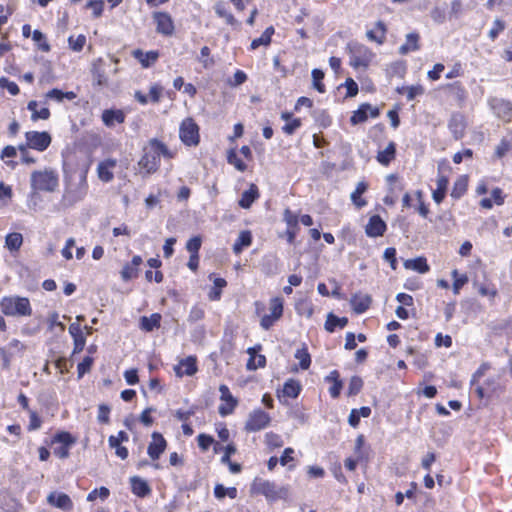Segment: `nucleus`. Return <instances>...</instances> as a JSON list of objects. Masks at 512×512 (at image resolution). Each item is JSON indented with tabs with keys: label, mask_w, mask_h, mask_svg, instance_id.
Masks as SVG:
<instances>
[{
	"label": "nucleus",
	"mask_w": 512,
	"mask_h": 512,
	"mask_svg": "<svg viewBox=\"0 0 512 512\" xmlns=\"http://www.w3.org/2000/svg\"><path fill=\"white\" fill-rule=\"evenodd\" d=\"M94 364V358L85 356L83 360L77 365V376L81 379L86 373L90 372Z\"/></svg>",
	"instance_id": "49530a36"
},
{
	"label": "nucleus",
	"mask_w": 512,
	"mask_h": 512,
	"mask_svg": "<svg viewBox=\"0 0 512 512\" xmlns=\"http://www.w3.org/2000/svg\"><path fill=\"white\" fill-rule=\"evenodd\" d=\"M167 440L160 432H153L151 434V441L147 447V454L152 461H158L160 456L165 452L167 448Z\"/></svg>",
	"instance_id": "9d476101"
},
{
	"label": "nucleus",
	"mask_w": 512,
	"mask_h": 512,
	"mask_svg": "<svg viewBox=\"0 0 512 512\" xmlns=\"http://www.w3.org/2000/svg\"><path fill=\"white\" fill-rule=\"evenodd\" d=\"M59 186V176L54 169L35 170L31 174V187L34 190L54 192Z\"/></svg>",
	"instance_id": "7ed1b4c3"
},
{
	"label": "nucleus",
	"mask_w": 512,
	"mask_h": 512,
	"mask_svg": "<svg viewBox=\"0 0 512 512\" xmlns=\"http://www.w3.org/2000/svg\"><path fill=\"white\" fill-rule=\"evenodd\" d=\"M27 109L31 112V120L34 122L38 120H48L51 116V112L47 107L38 109V102L36 100L29 101Z\"/></svg>",
	"instance_id": "bb28decb"
},
{
	"label": "nucleus",
	"mask_w": 512,
	"mask_h": 512,
	"mask_svg": "<svg viewBox=\"0 0 512 512\" xmlns=\"http://www.w3.org/2000/svg\"><path fill=\"white\" fill-rule=\"evenodd\" d=\"M179 138L188 147H196L200 143V128L192 117H186L180 123Z\"/></svg>",
	"instance_id": "423d86ee"
},
{
	"label": "nucleus",
	"mask_w": 512,
	"mask_h": 512,
	"mask_svg": "<svg viewBox=\"0 0 512 512\" xmlns=\"http://www.w3.org/2000/svg\"><path fill=\"white\" fill-rule=\"evenodd\" d=\"M450 130L452 131L455 139H461L465 132V121L462 116L456 115L451 119Z\"/></svg>",
	"instance_id": "2f4dec72"
},
{
	"label": "nucleus",
	"mask_w": 512,
	"mask_h": 512,
	"mask_svg": "<svg viewBox=\"0 0 512 512\" xmlns=\"http://www.w3.org/2000/svg\"><path fill=\"white\" fill-rule=\"evenodd\" d=\"M492 108L499 118L506 122L511 120L512 104L510 102L505 100H493Z\"/></svg>",
	"instance_id": "393cba45"
},
{
	"label": "nucleus",
	"mask_w": 512,
	"mask_h": 512,
	"mask_svg": "<svg viewBox=\"0 0 512 512\" xmlns=\"http://www.w3.org/2000/svg\"><path fill=\"white\" fill-rule=\"evenodd\" d=\"M251 241H252V236H251L250 231H242L239 234L238 239L236 240V242L233 245L234 252L236 254H239L244 247L250 246Z\"/></svg>",
	"instance_id": "58836bf2"
},
{
	"label": "nucleus",
	"mask_w": 512,
	"mask_h": 512,
	"mask_svg": "<svg viewBox=\"0 0 512 512\" xmlns=\"http://www.w3.org/2000/svg\"><path fill=\"white\" fill-rule=\"evenodd\" d=\"M145 279L147 282H155V283H161L164 280V275L162 271L160 270H146L145 272Z\"/></svg>",
	"instance_id": "774afa93"
},
{
	"label": "nucleus",
	"mask_w": 512,
	"mask_h": 512,
	"mask_svg": "<svg viewBox=\"0 0 512 512\" xmlns=\"http://www.w3.org/2000/svg\"><path fill=\"white\" fill-rule=\"evenodd\" d=\"M202 245V239L200 236H193L186 243V249L189 253L199 254V250Z\"/></svg>",
	"instance_id": "052dcab7"
},
{
	"label": "nucleus",
	"mask_w": 512,
	"mask_h": 512,
	"mask_svg": "<svg viewBox=\"0 0 512 512\" xmlns=\"http://www.w3.org/2000/svg\"><path fill=\"white\" fill-rule=\"evenodd\" d=\"M347 323V318H339L333 314H329L327 317V321L325 323V328L327 331L332 332L336 326L343 328L346 326Z\"/></svg>",
	"instance_id": "de8ad7c7"
},
{
	"label": "nucleus",
	"mask_w": 512,
	"mask_h": 512,
	"mask_svg": "<svg viewBox=\"0 0 512 512\" xmlns=\"http://www.w3.org/2000/svg\"><path fill=\"white\" fill-rule=\"evenodd\" d=\"M25 139L30 149L43 152L51 144V135L46 131H27L25 133Z\"/></svg>",
	"instance_id": "0eeeda50"
},
{
	"label": "nucleus",
	"mask_w": 512,
	"mask_h": 512,
	"mask_svg": "<svg viewBox=\"0 0 512 512\" xmlns=\"http://www.w3.org/2000/svg\"><path fill=\"white\" fill-rule=\"evenodd\" d=\"M313 78V87L317 89L320 93L325 91L324 84L322 83V79L324 78V72L320 69H314L312 71Z\"/></svg>",
	"instance_id": "13d9d810"
},
{
	"label": "nucleus",
	"mask_w": 512,
	"mask_h": 512,
	"mask_svg": "<svg viewBox=\"0 0 512 512\" xmlns=\"http://www.w3.org/2000/svg\"><path fill=\"white\" fill-rule=\"evenodd\" d=\"M372 299L368 294L356 293L352 296L350 304L357 314L365 312L371 305Z\"/></svg>",
	"instance_id": "b1692460"
},
{
	"label": "nucleus",
	"mask_w": 512,
	"mask_h": 512,
	"mask_svg": "<svg viewBox=\"0 0 512 512\" xmlns=\"http://www.w3.org/2000/svg\"><path fill=\"white\" fill-rule=\"evenodd\" d=\"M97 419L100 423H103V424L109 423L110 407L105 404L99 405Z\"/></svg>",
	"instance_id": "338daca9"
},
{
	"label": "nucleus",
	"mask_w": 512,
	"mask_h": 512,
	"mask_svg": "<svg viewBox=\"0 0 512 512\" xmlns=\"http://www.w3.org/2000/svg\"><path fill=\"white\" fill-rule=\"evenodd\" d=\"M198 446L201 450L206 451L214 444V438L207 434H200L197 437Z\"/></svg>",
	"instance_id": "69168bd1"
},
{
	"label": "nucleus",
	"mask_w": 512,
	"mask_h": 512,
	"mask_svg": "<svg viewBox=\"0 0 512 512\" xmlns=\"http://www.w3.org/2000/svg\"><path fill=\"white\" fill-rule=\"evenodd\" d=\"M162 315L158 312L150 316H142L139 321V327L144 332H152L161 326Z\"/></svg>",
	"instance_id": "5701e85b"
},
{
	"label": "nucleus",
	"mask_w": 512,
	"mask_h": 512,
	"mask_svg": "<svg viewBox=\"0 0 512 512\" xmlns=\"http://www.w3.org/2000/svg\"><path fill=\"white\" fill-rule=\"evenodd\" d=\"M448 186V178L444 175H440L437 179V189L433 192V199L436 203H441L445 197Z\"/></svg>",
	"instance_id": "c9c22d12"
},
{
	"label": "nucleus",
	"mask_w": 512,
	"mask_h": 512,
	"mask_svg": "<svg viewBox=\"0 0 512 512\" xmlns=\"http://www.w3.org/2000/svg\"><path fill=\"white\" fill-rule=\"evenodd\" d=\"M362 386H363L362 379L360 377H358V376H353L350 379V382H349L348 394L349 395H356L357 393H359V391L361 390Z\"/></svg>",
	"instance_id": "0e129e2a"
},
{
	"label": "nucleus",
	"mask_w": 512,
	"mask_h": 512,
	"mask_svg": "<svg viewBox=\"0 0 512 512\" xmlns=\"http://www.w3.org/2000/svg\"><path fill=\"white\" fill-rule=\"evenodd\" d=\"M0 87L2 89H7V91L13 96L18 95L20 92L17 83L10 81L7 77L4 76L0 78Z\"/></svg>",
	"instance_id": "6e6d98bb"
},
{
	"label": "nucleus",
	"mask_w": 512,
	"mask_h": 512,
	"mask_svg": "<svg viewBox=\"0 0 512 512\" xmlns=\"http://www.w3.org/2000/svg\"><path fill=\"white\" fill-rule=\"evenodd\" d=\"M68 330L73 338L72 354L75 355L82 352L86 345V335L83 332L82 326L79 323H71Z\"/></svg>",
	"instance_id": "2eb2a0df"
},
{
	"label": "nucleus",
	"mask_w": 512,
	"mask_h": 512,
	"mask_svg": "<svg viewBox=\"0 0 512 512\" xmlns=\"http://www.w3.org/2000/svg\"><path fill=\"white\" fill-rule=\"evenodd\" d=\"M404 267L406 269L417 271L418 273H426L430 269L426 258L424 257L406 260L404 262Z\"/></svg>",
	"instance_id": "7c9ffc66"
},
{
	"label": "nucleus",
	"mask_w": 512,
	"mask_h": 512,
	"mask_svg": "<svg viewBox=\"0 0 512 512\" xmlns=\"http://www.w3.org/2000/svg\"><path fill=\"white\" fill-rule=\"evenodd\" d=\"M274 34V28L272 26L266 28L261 37L254 39L251 42V49L255 50L259 46H268L271 42V37Z\"/></svg>",
	"instance_id": "ea45409f"
},
{
	"label": "nucleus",
	"mask_w": 512,
	"mask_h": 512,
	"mask_svg": "<svg viewBox=\"0 0 512 512\" xmlns=\"http://www.w3.org/2000/svg\"><path fill=\"white\" fill-rule=\"evenodd\" d=\"M101 121L108 129H114L118 125H123L126 121L127 114L121 108H107L101 113Z\"/></svg>",
	"instance_id": "1a4fd4ad"
},
{
	"label": "nucleus",
	"mask_w": 512,
	"mask_h": 512,
	"mask_svg": "<svg viewBox=\"0 0 512 512\" xmlns=\"http://www.w3.org/2000/svg\"><path fill=\"white\" fill-rule=\"evenodd\" d=\"M195 414V407H190L187 410L178 409L174 413V417L182 423L188 422L190 417Z\"/></svg>",
	"instance_id": "e2e57ef3"
},
{
	"label": "nucleus",
	"mask_w": 512,
	"mask_h": 512,
	"mask_svg": "<svg viewBox=\"0 0 512 512\" xmlns=\"http://www.w3.org/2000/svg\"><path fill=\"white\" fill-rule=\"evenodd\" d=\"M259 198V190L255 184H250L249 189L244 191L238 202L239 206L244 209H249L253 202Z\"/></svg>",
	"instance_id": "a878e982"
},
{
	"label": "nucleus",
	"mask_w": 512,
	"mask_h": 512,
	"mask_svg": "<svg viewBox=\"0 0 512 512\" xmlns=\"http://www.w3.org/2000/svg\"><path fill=\"white\" fill-rule=\"evenodd\" d=\"M352 52L351 65L356 68L367 67L373 57L372 52L364 46H359L352 50Z\"/></svg>",
	"instance_id": "6ab92c4d"
},
{
	"label": "nucleus",
	"mask_w": 512,
	"mask_h": 512,
	"mask_svg": "<svg viewBox=\"0 0 512 512\" xmlns=\"http://www.w3.org/2000/svg\"><path fill=\"white\" fill-rule=\"evenodd\" d=\"M295 358L299 360V365L303 370H307L310 367L311 358L306 348L297 350Z\"/></svg>",
	"instance_id": "09e8293b"
},
{
	"label": "nucleus",
	"mask_w": 512,
	"mask_h": 512,
	"mask_svg": "<svg viewBox=\"0 0 512 512\" xmlns=\"http://www.w3.org/2000/svg\"><path fill=\"white\" fill-rule=\"evenodd\" d=\"M386 231V223L382 220L379 215H373L370 217L365 232L369 237H379Z\"/></svg>",
	"instance_id": "412c9836"
},
{
	"label": "nucleus",
	"mask_w": 512,
	"mask_h": 512,
	"mask_svg": "<svg viewBox=\"0 0 512 512\" xmlns=\"http://www.w3.org/2000/svg\"><path fill=\"white\" fill-rule=\"evenodd\" d=\"M152 17L158 34L171 37L175 33L174 21L168 12L156 11L152 14Z\"/></svg>",
	"instance_id": "6e6552de"
},
{
	"label": "nucleus",
	"mask_w": 512,
	"mask_h": 512,
	"mask_svg": "<svg viewBox=\"0 0 512 512\" xmlns=\"http://www.w3.org/2000/svg\"><path fill=\"white\" fill-rule=\"evenodd\" d=\"M197 359L195 356H188L184 359H181L174 367V371L176 376H192L197 372Z\"/></svg>",
	"instance_id": "dca6fc26"
},
{
	"label": "nucleus",
	"mask_w": 512,
	"mask_h": 512,
	"mask_svg": "<svg viewBox=\"0 0 512 512\" xmlns=\"http://www.w3.org/2000/svg\"><path fill=\"white\" fill-rule=\"evenodd\" d=\"M386 34V26L382 21H378L376 23V27L374 30H369L367 32V37L378 44H382L385 40Z\"/></svg>",
	"instance_id": "473e14b6"
},
{
	"label": "nucleus",
	"mask_w": 512,
	"mask_h": 512,
	"mask_svg": "<svg viewBox=\"0 0 512 512\" xmlns=\"http://www.w3.org/2000/svg\"><path fill=\"white\" fill-rule=\"evenodd\" d=\"M108 445L110 448L115 450V455L121 460H126L128 458V449L125 446H122V442L118 441L114 435L109 436Z\"/></svg>",
	"instance_id": "e433bc0d"
},
{
	"label": "nucleus",
	"mask_w": 512,
	"mask_h": 512,
	"mask_svg": "<svg viewBox=\"0 0 512 512\" xmlns=\"http://www.w3.org/2000/svg\"><path fill=\"white\" fill-rule=\"evenodd\" d=\"M367 184L365 182H359L355 191L351 195L353 203L357 207H363L366 205V201L361 198V195L367 190Z\"/></svg>",
	"instance_id": "c03bdc74"
},
{
	"label": "nucleus",
	"mask_w": 512,
	"mask_h": 512,
	"mask_svg": "<svg viewBox=\"0 0 512 512\" xmlns=\"http://www.w3.org/2000/svg\"><path fill=\"white\" fill-rule=\"evenodd\" d=\"M163 91L164 88L160 83H153L149 88V96L137 90L134 93V99L141 105H147L149 102L157 104L161 101Z\"/></svg>",
	"instance_id": "9b49d317"
},
{
	"label": "nucleus",
	"mask_w": 512,
	"mask_h": 512,
	"mask_svg": "<svg viewBox=\"0 0 512 512\" xmlns=\"http://www.w3.org/2000/svg\"><path fill=\"white\" fill-rule=\"evenodd\" d=\"M419 35L416 33H410L407 35L406 44L402 45L399 49L400 54L405 55L410 51H415L419 48L418 45Z\"/></svg>",
	"instance_id": "a19ab883"
},
{
	"label": "nucleus",
	"mask_w": 512,
	"mask_h": 512,
	"mask_svg": "<svg viewBox=\"0 0 512 512\" xmlns=\"http://www.w3.org/2000/svg\"><path fill=\"white\" fill-rule=\"evenodd\" d=\"M269 422L270 417L266 412L262 410H256L249 416L245 428L248 431H259L265 428Z\"/></svg>",
	"instance_id": "4468645a"
},
{
	"label": "nucleus",
	"mask_w": 512,
	"mask_h": 512,
	"mask_svg": "<svg viewBox=\"0 0 512 512\" xmlns=\"http://www.w3.org/2000/svg\"><path fill=\"white\" fill-rule=\"evenodd\" d=\"M143 259L140 255H134L130 262H126L120 271L121 279L125 282L135 279L139 275Z\"/></svg>",
	"instance_id": "ddd939ff"
},
{
	"label": "nucleus",
	"mask_w": 512,
	"mask_h": 512,
	"mask_svg": "<svg viewBox=\"0 0 512 512\" xmlns=\"http://www.w3.org/2000/svg\"><path fill=\"white\" fill-rule=\"evenodd\" d=\"M0 310L7 317H30L32 315L29 298L18 295L1 298Z\"/></svg>",
	"instance_id": "f03ea898"
},
{
	"label": "nucleus",
	"mask_w": 512,
	"mask_h": 512,
	"mask_svg": "<svg viewBox=\"0 0 512 512\" xmlns=\"http://www.w3.org/2000/svg\"><path fill=\"white\" fill-rule=\"evenodd\" d=\"M300 384L298 381L290 379L283 387V394L287 397L296 398L300 392Z\"/></svg>",
	"instance_id": "a18cd8bd"
},
{
	"label": "nucleus",
	"mask_w": 512,
	"mask_h": 512,
	"mask_svg": "<svg viewBox=\"0 0 512 512\" xmlns=\"http://www.w3.org/2000/svg\"><path fill=\"white\" fill-rule=\"evenodd\" d=\"M47 502L56 508L64 511H71L73 509V502L69 495L65 493L51 492L47 496Z\"/></svg>",
	"instance_id": "a211bd4d"
},
{
	"label": "nucleus",
	"mask_w": 512,
	"mask_h": 512,
	"mask_svg": "<svg viewBox=\"0 0 512 512\" xmlns=\"http://www.w3.org/2000/svg\"><path fill=\"white\" fill-rule=\"evenodd\" d=\"M161 157L174 159L176 152L170 150L167 145L158 138H151L143 148V154L138 164L147 174H153L160 168Z\"/></svg>",
	"instance_id": "f257e3e1"
},
{
	"label": "nucleus",
	"mask_w": 512,
	"mask_h": 512,
	"mask_svg": "<svg viewBox=\"0 0 512 512\" xmlns=\"http://www.w3.org/2000/svg\"><path fill=\"white\" fill-rule=\"evenodd\" d=\"M117 166V159L105 158L101 160L96 168L98 179L103 183L112 182L114 179V170Z\"/></svg>",
	"instance_id": "f8f14e48"
},
{
	"label": "nucleus",
	"mask_w": 512,
	"mask_h": 512,
	"mask_svg": "<svg viewBox=\"0 0 512 512\" xmlns=\"http://www.w3.org/2000/svg\"><path fill=\"white\" fill-rule=\"evenodd\" d=\"M47 100H55L56 102H62L65 99L72 101L77 98V94L74 91L63 92L58 88H53L45 94Z\"/></svg>",
	"instance_id": "cd10ccee"
},
{
	"label": "nucleus",
	"mask_w": 512,
	"mask_h": 512,
	"mask_svg": "<svg viewBox=\"0 0 512 512\" xmlns=\"http://www.w3.org/2000/svg\"><path fill=\"white\" fill-rule=\"evenodd\" d=\"M103 60L98 59L94 62L93 68H92V78H93V85L97 87H107L109 86V78L107 76V73L103 67Z\"/></svg>",
	"instance_id": "aec40b11"
},
{
	"label": "nucleus",
	"mask_w": 512,
	"mask_h": 512,
	"mask_svg": "<svg viewBox=\"0 0 512 512\" xmlns=\"http://www.w3.org/2000/svg\"><path fill=\"white\" fill-rule=\"evenodd\" d=\"M228 162L236 167L239 171H245L246 170V164L244 161L239 157V155L234 151L231 150L228 154Z\"/></svg>",
	"instance_id": "bf43d9fd"
},
{
	"label": "nucleus",
	"mask_w": 512,
	"mask_h": 512,
	"mask_svg": "<svg viewBox=\"0 0 512 512\" xmlns=\"http://www.w3.org/2000/svg\"><path fill=\"white\" fill-rule=\"evenodd\" d=\"M198 60L202 63L204 68H210L213 66L214 60L210 56V49L208 46H204L201 48Z\"/></svg>",
	"instance_id": "5fc2aeb1"
},
{
	"label": "nucleus",
	"mask_w": 512,
	"mask_h": 512,
	"mask_svg": "<svg viewBox=\"0 0 512 512\" xmlns=\"http://www.w3.org/2000/svg\"><path fill=\"white\" fill-rule=\"evenodd\" d=\"M131 491L134 495L140 498H145L151 494V488L147 481L138 476L130 478Z\"/></svg>",
	"instance_id": "4be33fe9"
},
{
	"label": "nucleus",
	"mask_w": 512,
	"mask_h": 512,
	"mask_svg": "<svg viewBox=\"0 0 512 512\" xmlns=\"http://www.w3.org/2000/svg\"><path fill=\"white\" fill-rule=\"evenodd\" d=\"M270 311L274 319H279L283 313V300L279 297L273 298L270 301Z\"/></svg>",
	"instance_id": "8fccbe9b"
},
{
	"label": "nucleus",
	"mask_w": 512,
	"mask_h": 512,
	"mask_svg": "<svg viewBox=\"0 0 512 512\" xmlns=\"http://www.w3.org/2000/svg\"><path fill=\"white\" fill-rule=\"evenodd\" d=\"M248 353L250 355V358L247 362V368L249 370H255L265 365V356L257 354V350L255 348H249Z\"/></svg>",
	"instance_id": "72a5a7b5"
},
{
	"label": "nucleus",
	"mask_w": 512,
	"mask_h": 512,
	"mask_svg": "<svg viewBox=\"0 0 512 512\" xmlns=\"http://www.w3.org/2000/svg\"><path fill=\"white\" fill-rule=\"evenodd\" d=\"M32 39L37 44V47L40 51L47 53L51 50V46L47 40V37L40 30L33 31Z\"/></svg>",
	"instance_id": "79ce46f5"
},
{
	"label": "nucleus",
	"mask_w": 512,
	"mask_h": 512,
	"mask_svg": "<svg viewBox=\"0 0 512 512\" xmlns=\"http://www.w3.org/2000/svg\"><path fill=\"white\" fill-rule=\"evenodd\" d=\"M77 442V438L68 431H58L50 439V446L53 447V454L59 459H67L70 456V449Z\"/></svg>",
	"instance_id": "20e7f679"
},
{
	"label": "nucleus",
	"mask_w": 512,
	"mask_h": 512,
	"mask_svg": "<svg viewBox=\"0 0 512 512\" xmlns=\"http://www.w3.org/2000/svg\"><path fill=\"white\" fill-rule=\"evenodd\" d=\"M452 277L454 278L453 291L455 294L468 282V277L465 274L459 275L457 270H453Z\"/></svg>",
	"instance_id": "4d7b16f0"
},
{
	"label": "nucleus",
	"mask_w": 512,
	"mask_h": 512,
	"mask_svg": "<svg viewBox=\"0 0 512 512\" xmlns=\"http://www.w3.org/2000/svg\"><path fill=\"white\" fill-rule=\"evenodd\" d=\"M209 279L213 281V286L209 288L208 298L211 301L220 300L222 289L224 287V278L215 277V274H210Z\"/></svg>",
	"instance_id": "c85d7f7f"
},
{
	"label": "nucleus",
	"mask_w": 512,
	"mask_h": 512,
	"mask_svg": "<svg viewBox=\"0 0 512 512\" xmlns=\"http://www.w3.org/2000/svg\"><path fill=\"white\" fill-rule=\"evenodd\" d=\"M87 9L92 10L94 18H99L103 14L104 1L103 0H89L86 4Z\"/></svg>",
	"instance_id": "3c124183"
},
{
	"label": "nucleus",
	"mask_w": 512,
	"mask_h": 512,
	"mask_svg": "<svg viewBox=\"0 0 512 512\" xmlns=\"http://www.w3.org/2000/svg\"><path fill=\"white\" fill-rule=\"evenodd\" d=\"M29 413V424H28V431H35L38 430L42 425V420L37 414L36 411L32 410Z\"/></svg>",
	"instance_id": "680f3d73"
},
{
	"label": "nucleus",
	"mask_w": 512,
	"mask_h": 512,
	"mask_svg": "<svg viewBox=\"0 0 512 512\" xmlns=\"http://www.w3.org/2000/svg\"><path fill=\"white\" fill-rule=\"evenodd\" d=\"M368 109H371V105L363 104L360 108L355 111L350 119L353 125L363 123L368 119Z\"/></svg>",
	"instance_id": "37998d69"
},
{
	"label": "nucleus",
	"mask_w": 512,
	"mask_h": 512,
	"mask_svg": "<svg viewBox=\"0 0 512 512\" xmlns=\"http://www.w3.org/2000/svg\"><path fill=\"white\" fill-rule=\"evenodd\" d=\"M110 495V491L108 488L102 486L100 488L93 489L88 495L87 500L88 501H95L98 497L101 500H106Z\"/></svg>",
	"instance_id": "864d4df0"
},
{
	"label": "nucleus",
	"mask_w": 512,
	"mask_h": 512,
	"mask_svg": "<svg viewBox=\"0 0 512 512\" xmlns=\"http://www.w3.org/2000/svg\"><path fill=\"white\" fill-rule=\"evenodd\" d=\"M131 54L141 64L142 68L151 67L158 61L160 56L157 50L144 52L141 49H135Z\"/></svg>",
	"instance_id": "f3484780"
},
{
	"label": "nucleus",
	"mask_w": 512,
	"mask_h": 512,
	"mask_svg": "<svg viewBox=\"0 0 512 512\" xmlns=\"http://www.w3.org/2000/svg\"><path fill=\"white\" fill-rule=\"evenodd\" d=\"M492 198H484L480 201V206L483 209H491L493 204L502 205L504 203V196L500 188H495L491 192Z\"/></svg>",
	"instance_id": "c756f323"
},
{
	"label": "nucleus",
	"mask_w": 512,
	"mask_h": 512,
	"mask_svg": "<svg viewBox=\"0 0 512 512\" xmlns=\"http://www.w3.org/2000/svg\"><path fill=\"white\" fill-rule=\"evenodd\" d=\"M68 44L73 51L80 52L86 44V37L82 34L78 35L76 38L70 36L68 38Z\"/></svg>",
	"instance_id": "603ef678"
},
{
	"label": "nucleus",
	"mask_w": 512,
	"mask_h": 512,
	"mask_svg": "<svg viewBox=\"0 0 512 512\" xmlns=\"http://www.w3.org/2000/svg\"><path fill=\"white\" fill-rule=\"evenodd\" d=\"M23 244V236L21 233L12 232L6 235L5 245L10 251H18Z\"/></svg>",
	"instance_id": "4c0bfd02"
},
{
	"label": "nucleus",
	"mask_w": 512,
	"mask_h": 512,
	"mask_svg": "<svg viewBox=\"0 0 512 512\" xmlns=\"http://www.w3.org/2000/svg\"><path fill=\"white\" fill-rule=\"evenodd\" d=\"M252 494H261L268 500L275 501L278 499H286L289 494L287 487H277L276 484L262 480L255 479L251 486Z\"/></svg>",
	"instance_id": "39448f33"
},
{
	"label": "nucleus",
	"mask_w": 512,
	"mask_h": 512,
	"mask_svg": "<svg viewBox=\"0 0 512 512\" xmlns=\"http://www.w3.org/2000/svg\"><path fill=\"white\" fill-rule=\"evenodd\" d=\"M395 154V144L393 142H390L383 151L378 152L377 160L379 163L383 165H388L395 158Z\"/></svg>",
	"instance_id": "f704fd0d"
}]
</instances>
